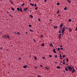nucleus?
Masks as SVG:
<instances>
[{"instance_id":"obj_18","label":"nucleus","mask_w":77,"mask_h":77,"mask_svg":"<svg viewBox=\"0 0 77 77\" xmlns=\"http://www.w3.org/2000/svg\"><path fill=\"white\" fill-rule=\"evenodd\" d=\"M20 11H21V12H23V11H22V9L20 8Z\"/></svg>"},{"instance_id":"obj_17","label":"nucleus","mask_w":77,"mask_h":77,"mask_svg":"<svg viewBox=\"0 0 77 77\" xmlns=\"http://www.w3.org/2000/svg\"><path fill=\"white\" fill-rule=\"evenodd\" d=\"M64 10H66L67 9V8L66 7H65L64 8Z\"/></svg>"},{"instance_id":"obj_26","label":"nucleus","mask_w":77,"mask_h":77,"mask_svg":"<svg viewBox=\"0 0 77 77\" xmlns=\"http://www.w3.org/2000/svg\"><path fill=\"white\" fill-rule=\"evenodd\" d=\"M30 31H31V32H33V30H32V29H30Z\"/></svg>"},{"instance_id":"obj_23","label":"nucleus","mask_w":77,"mask_h":77,"mask_svg":"<svg viewBox=\"0 0 77 77\" xmlns=\"http://www.w3.org/2000/svg\"><path fill=\"white\" fill-rule=\"evenodd\" d=\"M57 68L59 69V68H60V67L59 66H57Z\"/></svg>"},{"instance_id":"obj_42","label":"nucleus","mask_w":77,"mask_h":77,"mask_svg":"<svg viewBox=\"0 0 77 77\" xmlns=\"http://www.w3.org/2000/svg\"><path fill=\"white\" fill-rule=\"evenodd\" d=\"M58 50H60V48H58Z\"/></svg>"},{"instance_id":"obj_19","label":"nucleus","mask_w":77,"mask_h":77,"mask_svg":"<svg viewBox=\"0 0 77 77\" xmlns=\"http://www.w3.org/2000/svg\"><path fill=\"white\" fill-rule=\"evenodd\" d=\"M50 46V47H52L53 46V44H52L51 43Z\"/></svg>"},{"instance_id":"obj_44","label":"nucleus","mask_w":77,"mask_h":77,"mask_svg":"<svg viewBox=\"0 0 77 77\" xmlns=\"http://www.w3.org/2000/svg\"><path fill=\"white\" fill-rule=\"evenodd\" d=\"M62 35V34H59V36H60V37L61 36V35Z\"/></svg>"},{"instance_id":"obj_50","label":"nucleus","mask_w":77,"mask_h":77,"mask_svg":"<svg viewBox=\"0 0 77 77\" xmlns=\"http://www.w3.org/2000/svg\"><path fill=\"white\" fill-rule=\"evenodd\" d=\"M43 36L42 35H41V37H43Z\"/></svg>"},{"instance_id":"obj_34","label":"nucleus","mask_w":77,"mask_h":77,"mask_svg":"<svg viewBox=\"0 0 77 77\" xmlns=\"http://www.w3.org/2000/svg\"><path fill=\"white\" fill-rule=\"evenodd\" d=\"M17 34L19 35H20V33L19 32H17Z\"/></svg>"},{"instance_id":"obj_60","label":"nucleus","mask_w":77,"mask_h":77,"mask_svg":"<svg viewBox=\"0 0 77 77\" xmlns=\"http://www.w3.org/2000/svg\"><path fill=\"white\" fill-rule=\"evenodd\" d=\"M60 63H62V62L60 61Z\"/></svg>"},{"instance_id":"obj_46","label":"nucleus","mask_w":77,"mask_h":77,"mask_svg":"<svg viewBox=\"0 0 77 77\" xmlns=\"http://www.w3.org/2000/svg\"><path fill=\"white\" fill-rule=\"evenodd\" d=\"M62 47H63V46L62 45H61L60 46V48H62Z\"/></svg>"},{"instance_id":"obj_12","label":"nucleus","mask_w":77,"mask_h":77,"mask_svg":"<svg viewBox=\"0 0 77 77\" xmlns=\"http://www.w3.org/2000/svg\"><path fill=\"white\" fill-rule=\"evenodd\" d=\"M60 57L61 59H62V55H61V54H60Z\"/></svg>"},{"instance_id":"obj_6","label":"nucleus","mask_w":77,"mask_h":77,"mask_svg":"<svg viewBox=\"0 0 77 77\" xmlns=\"http://www.w3.org/2000/svg\"><path fill=\"white\" fill-rule=\"evenodd\" d=\"M62 26H63V25L62 24H61L60 25V27L61 29H62Z\"/></svg>"},{"instance_id":"obj_2","label":"nucleus","mask_w":77,"mask_h":77,"mask_svg":"<svg viewBox=\"0 0 77 77\" xmlns=\"http://www.w3.org/2000/svg\"><path fill=\"white\" fill-rule=\"evenodd\" d=\"M68 68L69 69V71H72V67L70 66H68Z\"/></svg>"},{"instance_id":"obj_40","label":"nucleus","mask_w":77,"mask_h":77,"mask_svg":"<svg viewBox=\"0 0 77 77\" xmlns=\"http://www.w3.org/2000/svg\"><path fill=\"white\" fill-rule=\"evenodd\" d=\"M4 37H7V36L5 35H4Z\"/></svg>"},{"instance_id":"obj_33","label":"nucleus","mask_w":77,"mask_h":77,"mask_svg":"<svg viewBox=\"0 0 77 77\" xmlns=\"http://www.w3.org/2000/svg\"><path fill=\"white\" fill-rule=\"evenodd\" d=\"M29 26L30 27H32V25H29Z\"/></svg>"},{"instance_id":"obj_30","label":"nucleus","mask_w":77,"mask_h":77,"mask_svg":"<svg viewBox=\"0 0 77 77\" xmlns=\"http://www.w3.org/2000/svg\"><path fill=\"white\" fill-rule=\"evenodd\" d=\"M7 38H9L10 37L8 35L7 36Z\"/></svg>"},{"instance_id":"obj_10","label":"nucleus","mask_w":77,"mask_h":77,"mask_svg":"<svg viewBox=\"0 0 77 77\" xmlns=\"http://www.w3.org/2000/svg\"><path fill=\"white\" fill-rule=\"evenodd\" d=\"M27 68V66L25 65L23 66V68Z\"/></svg>"},{"instance_id":"obj_58","label":"nucleus","mask_w":77,"mask_h":77,"mask_svg":"<svg viewBox=\"0 0 77 77\" xmlns=\"http://www.w3.org/2000/svg\"><path fill=\"white\" fill-rule=\"evenodd\" d=\"M26 33L27 35V32H26Z\"/></svg>"},{"instance_id":"obj_5","label":"nucleus","mask_w":77,"mask_h":77,"mask_svg":"<svg viewBox=\"0 0 77 77\" xmlns=\"http://www.w3.org/2000/svg\"><path fill=\"white\" fill-rule=\"evenodd\" d=\"M53 51L54 53H56V49H54Z\"/></svg>"},{"instance_id":"obj_61","label":"nucleus","mask_w":77,"mask_h":77,"mask_svg":"<svg viewBox=\"0 0 77 77\" xmlns=\"http://www.w3.org/2000/svg\"><path fill=\"white\" fill-rule=\"evenodd\" d=\"M51 20H49L50 21H51Z\"/></svg>"},{"instance_id":"obj_51","label":"nucleus","mask_w":77,"mask_h":77,"mask_svg":"<svg viewBox=\"0 0 77 77\" xmlns=\"http://www.w3.org/2000/svg\"><path fill=\"white\" fill-rule=\"evenodd\" d=\"M47 2V0H45V2Z\"/></svg>"},{"instance_id":"obj_21","label":"nucleus","mask_w":77,"mask_h":77,"mask_svg":"<svg viewBox=\"0 0 77 77\" xmlns=\"http://www.w3.org/2000/svg\"><path fill=\"white\" fill-rule=\"evenodd\" d=\"M60 5V3H57V6H59V5Z\"/></svg>"},{"instance_id":"obj_4","label":"nucleus","mask_w":77,"mask_h":77,"mask_svg":"<svg viewBox=\"0 0 77 77\" xmlns=\"http://www.w3.org/2000/svg\"><path fill=\"white\" fill-rule=\"evenodd\" d=\"M28 10V8H25L24 9V11H25V12H27V11H26V10Z\"/></svg>"},{"instance_id":"obj_9","label":"nucleus","mask_w":77,"mask_h":77,"mask_svg":"<svg viewBox=\"0 0 77 77\" xmlns=\"http://www.w3.org/2000/svg\"><path fill=\"white\" fill-rule=\"evenodd\" d=\"M69 32H72V29L71 28H70L69 29Z\"/></svg>"},{"instance_id":"obj_38","label":"nucleus","mask_w":77,"mask_h":77,"mask_svg":"<svg viewBox=\"0 0 77 77\" xmlns=\"http://www.w3.org/2000/svg\"><path fill=\"white\" fill-rule=\"evenodd\" d=\"M63 64H65V62H63Z\"/></svg>"},{"instance_id":"obj_29","label":"nucleus","mask_w":77,"mask_h":77,"mask_svg":"<svg viewBox=\"0 0 77 77\" xmlns=\"http://www.w3.org/2000/svg\"><path fill=\"white\" fill-rule=\"evenodd\" d=\"M24 5H25V4H24V3H23V4H22V6H24Z\"/></svg>"},{"instance_id":"obj_3","label":"nucleus","mask_w":77,"mask_h":77,"mask_svg":"<svg viewBox=\"0 0 77 77\" xmlns=\"http://www.w3.org/2000/svg\"><path fill=\"white\" fill-rule=\"evenodd\" d=\"M72 68H73V69H72V73H73L74 72H75V69H74V67L72 66Z\"/></svg>"},{"instance_id":"obj_39","label":"nucleus","mask_w":77,"mask_h":77,"mask_svg":"<svg viewBox=\"0 0 77 77\" xmlns=\"http://www.w3.org/2000/svg\"><path fill=\"white\" fill-rule=\"evenodd\" d=\"M34 59H37V58L36 57H35Z\"/></svg>"},{"instance_id":"obj_16","label":"nucleus","mask_w":77,"mask_h":77,"mask_svg":"<svg viewBox=\"0 0 77 77\" xmlns=\"http://www.w3.org/2000/svg\"><path fill=\"white\" fill-rule=\"evenodd\" d=\"M30 17H31V18H33V17L32 16V15H30Z\"/></svg>"},{"instance_id":"obj_43","label":"nucleus","mask_w":77,"mask_h":77,"mask_svg":"<svg viewBox=\"0 0 77 77\" xmlns=\"http://www.w3.org/2000/svg\"><path fill=\"white\" fill-rule=\"evenodd\" d=\"M21 58L20 57L18 59H19V60H21Z\"/></svg>"},{"instance_id":"obj_25","label":"nucleus","mask_w":77,"mask_h":77,"mask_svg":"<svg viewBox=\"0 0 77 77\" xmlns=\"http://www.w3.org/2000/svg\"><path fill=\"white\" fill-rule=\"evenodd\" d=\"M71 19H69V22H71Z\"/></svg>"},{"instance_id":"obj_35","label":"nucleus","mask_w":77,"mask_h":77,"mask_svg":"<svg viewBox=\"0 0 77 77\" xmlns=\"http://www.w3.org/2000/svg\"><path fill=\"white\" fill-rule=\"evenodd\" d=\"M35 69H37V68H38V67L37 66L35 67Z\"/></svg>"},{"instance_id":"obj_54","label":"nucleus","mask_w":77,"mask_h":77,"mask_svg":"<svg viewBox=\"0 0 77 77\" xmlns=\"http://www.w3.org/2000/svg\"><path fill=\"white\" fill-rule=\"evenodd\" d=\"M55 63H57V62H55Z\"/></svg>"},{"instance_id":"obj_32","label":"nucleus","mask_w":77,"mask_h":77,"mask_svg":"<svg viewBox=\"0 0 77 77\" xmlns=\"http://www.w3.org/2000/svg\"><path fill=\"white\" fill-rule=\"evenodd\" d=\"M60 50H63V48H60Z\"/></svg>"},{"instance_id":"obj_63","label":"nucleus","mask_w":77,"mask_h":77,"mask_svg":"<svg viewBox=\"0 0 77 77\" xmlns=\"http://www.w3.org/2000/svg\"><path fill=\"white\" fill-rule=\"evenodd\" d=\"M30 12H32V11L31 10H30Z\"/></svg>"},{"instance_id":"obj_59","label":"nucleus","mask_w":77,"mask_h":77,"mask_svg":"<svg viewBox=\"0 0 77 77\" xmlns=\"http://www.w3.org/2000/svg\"><path fill=\"white\" fill-rule=\"evenodd\" d=\"M10 16H11V17H12V16H11V15H10Z\"/></svg>"},{"instance_id":"obj_31","label":"nucleus","mask_w":77,"mask_h":77,"mask_svg":"<svg viewBox=\"0 0 77 77\" xmlns=\"http://www.w3.org/2000/svg\"><path fill=\"white\" fill-rule=\"evenodd\" d=\"M35 10H37V9H38V7H36L35 8Z\"/></svg>"},{"instance_id":"obj_20","label":"nucleus","mask_w":77,"mask_h":77,"mask_svg":"<svg viewBox=\"0 0 77 77\" xmlns=\"http://www.w3.org/2000/svg\"><path fill=\"white\" fill-rule=\"evenodd\" d=\"M66 61L67 62H68V61H69V60H68V58H66Z\"/></svg>"},{"instance_id":"obj_15","label":"nucleus","mask_w":77,"mask_h":77,"mask_svg":"<svg viewBox=\"0 0 77 77\" xmlns=\"http://www.w3.org/2000/svg\"><path fill=\"white\" fill-rule=\"evenodd\" d=\"M67 67H66V68H65V70H66V71H68V69H67Z\"/></svg>"},{"instance_id":"obj_24","label":"nucleus","mask_w":77,"mask_h":77,"mask_svg":"<svg viewBox=\"0 0 77 77\" xmlns=\"http://www.w3.org/2000/svg\"><path fill=\"white\" fill-rule=\"evenodd\" d=\"M11 9L13 11H15V10H14V9L13 8H11Z\"/></svg>"},{"instance_id":"obj_52","label":"nucleus","mask_w":77,"mask_h":77,"mask_svg":"<svg viewBox=\"0 0 77 77\" xmlns=\"http://www.w3.org/2000/svg\"><path fill=\"white\" fill-rule=\"evenodd\" d=\"M40 66H41V67H42V65H41Z\"/></svg>"},{"instance_id":"obj_8","label":"nucleus","mask_w":77,"mask_h":77,"mask_svg":"<svg viewBox=\"0 0 77 77\" xmlns=\"http://www.w3.org/2000/svg\"><path fill=\"white\" fill-rule=\"evenodd\" d=\"M17 10L18 11H20V8H17Z\"/></svg>"},{"instance_id":"obj_7","label":"nucleus","mask_w":77,"mask_h":77,"mask_svg":"<svg viewBox=\"0 0 77 77\" xmlns=\"http://www.w3.org/2000/svg\"><path fill=\"white\" fill-rule=\"evenodd\" d=\"M45 69H50V68H48L47 67V66H46L45 67Z\"/></svg>"},{"instance_id":"obj_22","label":"nucleus","mask_w":77,"mask_h":77,"mask_svg":"<svg viewBox=\"0 0 77 77\" xmlns=\"http://www.w3.org/2000/svg\"><path fill=\"white\" fill-rule=\"evenodd\" d=\"M54 57L55 58H57V55H56L54 56Z\"/></svg>"},{"instance_id":"obj_53","label":"nucleus","mask_w":77,"mask_h":77,"mask_svg":"<svg viewBox=\"0 0 77 77\" xmlns=\"http://www.w3.org/2000/svg\"><path fill=\"white\" fill-rule=\"evenodd\" d=\"M63 62H65V59L63 60Z\"/></svg>"},{"instance_id":"obj_62","label":"nucleus","mask_w":77,"mask_h":77,"mask_svg":"<svg viewBox=\"0 0 77 77\" xmlns=\"http://www.w3.org/2000/svg\"><path fill=\"white\" fill-rule=\"evenodd\" d=\"M3 49V48H1V49Z\"/></svg>"},{"instance_id":"obj_49","label":"nucleus","mask_w":77,"mask_h":77,"mask_svg":"<svg viewBox=\"0 0 77 77\" xmlns=\"http://www.w3.org/2000/svg\"><path fill=\"white\" fill-rule=\"evenodd\" d=\"M36 6H37L36 4H35V7H36Z\"/></svg>"},{"instance_id":"obj_28","label":"nucleus","mask_w":77,"mask_h":77,"mask_svg":"<svg viewBox=\"0 0 77 77\" xmlns=\"http://www.w3.org/2000/svg\"><path fill=\"white\" fill-rule=\"evenodd\" d=\"M59 11L58 10L57 12V14H59Z\"/></svg>"},{"instance_id":"obj_11","label":"nucleus","mask_w":77,"mask_h":77,"mask_svg":"<svg viewBox=\"0 0 77 77\" xmlns=\"http://www.w3.org/2000/svg\"><path fill=\"white\" fill-rule=\"evenodd\" d=\"M67 2L69 3H70L71 2V1L70 0H67Z\"/></svg>"},{"instance_id":"obj_48","label":"nucleus","mask_w":77,"mask_h":77,"mask_svg":"<svg viewBox=\"0 0 77 77\" xmlns=\"http://www.w3.org/2000/svg\"><path fill=\"white\" fill-rule=\"evenodd\" d=\"M34 42H36V40H35V39H34Z\"/></svg>"},{"instance_id":"obj_55","label":"nucleus","mask_w":77,"mask_h":77,"mask_svg":"<svg viewBox=\"0 0 77 77\" xmlns=\"http://www.w3.org/2000/svg\"><path fill=\"white\" fill-rule=\"evenodd\" d=\"M38 20V21H40L41 20H40V19H39Z\"/></svg>"},{"instance_id":"obj_14","label":"nucleus","mask_w":77,"mask_h":77,"mask_svg":"<svg viewBox=\"0 0 77 77\" xmlns=\"http://www.w3.org/2000/svg\"><path fill=\"white\" fill-rule=\"evenodd\" d=\"M30 5H31V6H34V4H30Z\"/></svg>"},{"instance_id":"obj_13","label":"nucleus","mask_w":77,"mask_h":77,"mask_svg":"<svg viewBox=\"0 0 77 77\" xmlns=\"http://www.w3.org/2000/svg\"><path fill=\"white\" fill-rule=\"evenodd\" d=\"M44 45H45V44L43 43V44H42L41 45L42 46V47H44Z\"/></svg>"},{"instance_id":"obj_57","label":"nucleus","mask_w":77,"mask_h":77,"mask_svg":"<svg viewBox=\"0 0 77 77\" xmlns=\"http://www.w3.org/2000/svg\"><path fill=\"white\" fill-rule=\"evenodd\" d=\"M43 59H45V57H43Z\"/></svg>"},{"instance_id":"obj_1","label":"nucleus","mask_w":77,"mask_h":77,"mask_svg":"<svg viewBox=\"0 0 77 77\" xmlns=\"http://www.w3.org/2000/svg\"><path fill=\"white\" fill-rule=\"evenodd\" d=\"M64 31H65V27H63L62 30V32L63 35V33H64Z\"/></svg>"},{"instance_id":"obj_45","label":"nucleus","mask_w":77,"mask_h":77,"mask_svg":"<svg viewBox=\"0 0 77 77\" xmlns=\"http://www.w3.org/2000/svg\"><path fill=\"white\" fill-rule=\"evenodd\" d=\"M10 2L11 3H13V2H12V1H11Z\"/></svg>"},{"instance_id":"obj_37","label":"nucleus","mask_w":77,"mask_h":77,"mask_svg":"<svg viewBox=\"0 0 77 77\" xmlns=\"http://www.w3.org/2000/svg\"><path fill=\"white\" fill-rule=\"evenodd\" d=\"M63 57H65V55H63Z\"/></svg>"},{"instance_id":"obj_27","label":"nucleus","mask_w":77,"mask_h":77,"mask_svg":"<svg viewBox=\"0 0 77 77\" xmlns=\"http://www.w3.org/2000/svg\"><path fill=\"white\" fill-rule=\"evenodd\" d=\"M49 57H52V56H51V55H49Z\"/></svg>"},{"instance_id":"obj_47","label":"nucleus","mask_w":77,"mask_h":77,"mask_svg":"<svg viewBox=\"0 0 77 77\" xmlns=\"http://www.w3.org/2000/svg\"><path fill=\"white\" fill-rule=\"evenodd\" d=\"M37 77H41V76H40V75H38V76Z\"/></svg>"},{"instance_id":"obj_64","label":"nucleus","mask_w":77,"mask_h":77,"mask_svg":"<svg viewBox=\"0 0 77 77\" xmlns=\"http://www.w3.org/2000/svg\"><path fill=\"white\" fill-rule=\"evenodd\" d=\"M66 29H68V27H66Z\"/></svg>"},{"instance_id":"obj_41","label":"nucleus","mask_w":77,"mask_h":77,"mask_svg":"<svg viewBox=\"0 0 77 77\" xmlns=\"http://www.w3.org/2000/svg\"><path fill=\"white\" fill-rule=\"evenodd\" d=\"M54 28H56V27L57 28V27L56 26H54Z\"/></svg>"},{"instance_id":"obj_36","label":"nucleus","mask_w":77,"mask_h":77,"mask_svg":"<svg viewBox=\"0 0 77 77\" xmlns=\"http://www.w3.org/2000/svg\"><path fill=\"white\" fill-rule=\"evenodd\" d=\"M75 30H76V31H77V27H76L75 29Z\"/></svg>"},{"instance_id":"obj_56","label":"nucleus","mask_w":77,"mask_h":77,"mask_svg":"<svg viewBox=\"0 0 77 77\" xmlns=\"http://www.w3.org/2000/svg\"><path fill=\"white\" fill-rule=\"evenodd\" d=\"M61 32H60V31H59V33H61Z\"/></svg>"}]
</instances>
